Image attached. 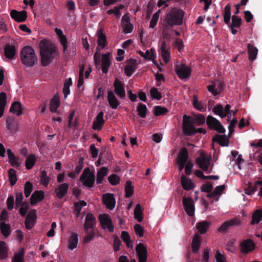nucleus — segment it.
I'll list each match as a JSON object with an SVG mask.
<instances>
[{"mask_svg":"<svg viewBox=\"0 0 262 262\" xmlns=\"http://www.w3.org/2000/svg\"><path fill=\"white\" fill-rule=\"evenodd\" d=\"M39 47L42 65L46 67L58 55L57 47L54 43L47 39L41 40Z\"/></svg>","mask_w":262,"mask_h":262,"instance_id":"f257e3e1","label":"nucleus"},{"mask_svg":"<svg viewBox=\"0 0 262 262\" xmlns=\"http://www.w3.org/2000/svg\"><path fill=\"white\" fill-rule=\"evenodd\" d=\"M39 47L42 65L46 67L58 55L57 47L54 43L47 39L41 40Z\"/></svg>","mask_w":262,"mask_h":262,"instance_id":"f03ea898","label":"nucleus"},{"mask_svg":"<svg viewBox=\"0 0 262 262\" xmlns=\"http://www.w3.org/2000/svg\"><path fill=\"white\" fill-rule=\"evenodd\" d=\"M184 14L183 10L173 8L166 14L165 21L170 27L181 25L183 23Z\"/></svg>","mask_w":262,"mask_h":262,"instance_id":"7ed1b4c3","label":"nucleus"},{"mask_svg":"<svg viewBox=\"0 0 262 262\" xmlns=\"http://www.w3.org/2000/svg\"><path fill=\"white\" fill-rule=\"evenodd\" d=\"M22 63L28 67H33L37 61L34 49L30 46L25 47L20 53Z\"/></svg>","mask_w":262,"mask_h":262,"instance_id":"20e7f679","label":"nucleus"},{"mask_svg":"<svg viewBox=\"0 0 262 262\" xmlns=\"http://www.w3.org/2000/svg\"><path fill=\"white\" fill-rule=\"evenodd\" d=\"M188 156V153L187 149L185 147L183 148L178 156V164L180 170H182L185 166L186 174L190 175L191 173L193 164L191 161L187 162Z\"/></svg>","mask_w":262,"mask_h":262,"instance_id":"39448f33","label":"nucleus"},{"mask_svg":"<svg viewBox=\"0 0 262 262\" xmlns=\"http://www.w3.org/2000/svg\"><path fill=\"white\" fill-rule=\"evenodd\" d=\"M192 119L186 115L183 117V132L186 136H191L196 133Z\"/></svg>","mask_w":262,"mask_h":262,"instance_id":"423d86ee","label":"nucleus"},{"mask_svg":"<svg viewBox=\"0 0 262 262\" xmlns=\"http://www.w3.org/2000/svg\"><path fill=\"white\" fill-rule=\"evenodd\" d=\"M95 176L89 168H85L80 177L82 184L89 188H92L95 182Z\"/></svg>","mask_w":262,"mask_h":262,"instance_id":"0eeeda50","label":"nucleus"},{"mask_svg":"<svg viewBox=\"0 0 262 262\" xmlns=\"http://www.w3.org/2000/svg\"><path fill=\"white\" fill-rule=\"evenodd\" d=\"M175 71L178 76L181 79H187L191 72V70L189 67L179 63L176 64Z\"/></svg>","mask_w":262,"mask_h":262,"instance_id":"6e6552de","label":"nucleus"},{"mask_svg":"<svg viewBox=\"0 0 262 262\" xmlns=\"http://www.w3.org/2000/svg\"><path fill=\"white\" fill-rule=\"evenodd\" d=\"M242 224V222L239 217L232 219L224 222L219 228L218 231L223 233L226 232L233 226L238 227Z\"/></svg>","mask_w":262,"mask_h":262,"instance_id":"1a4fd4ad","label":"nucleus"},{"mask_svg":"<svg viewBox=\"0 0 262 262\" xmlns=\"http://www.w3.org/2000/svg\"><path fill=\"white\" fill-rule=\"evenodd\" d=\"M206 122L210 128L216 130L219 133H224L225 132V129L221 122L212 116H208Z\"/></svg>","mask_w":262,"mask_h":262,"instance_id":"9d476101","label":"nucleus"},{"mask_svg":"<svg viewBox=\"0 0 262 262\" xmlns=\"http://www.w3.org/2000/svg\"><path fill=\"white\" fill-rule=\"evenodd\" d=\"M210 159V157L205 156L204 154H202L200 157L196 159V163L203 171H207L210 170V171L208 172V173H209L212 168Z\"/></svg>","mask_w":262,"mask_h":262,"instance_id":"9b49d317","label":"nucleus"},{"mask_svg":"<svg viewBox=\"0 0 262 262\" xmlns=\"http://www.w3.org/2000/svg\"><path fill=\"white\" fill-rule=\"evenodd\" d=\"M99 221L102 228L104 230H107L109 232L114 231V226L112 224V221L108 214H103L99 216Z\"/></svg>","mask_w":262,"mask_h":262,"instance_id":"f8f14e48","label":"nucleus"},{"mask_svg":"<svg viewBox=\"0 0 262 262\" xmlns=\"http://www.w3.org/2000/svg\"><path fill=\"white\" fill-rule=\"evenodd\" d=\"M230 108L229 104H227L224 108L223 105L217 104L212 108V111L215 115L219 116L221 118H223L226 117L229 118Z\"/></svg>","mask_w":262,"mask_h":262,"instance_id":"ddd939ff","label":"nucleus"},{"mask_svg":"<svg viewBox=\"0 0 262 262\" xmlns=\"http://www.w3.org/2000/svg\"><path fill=\"white\" fill-rule=\"evenodd\" d=\"M123 82L118 79H116L113 86L114 92L120 98L123 99L125 97V91Z\"/></svg>","mask_w":262,"mask_h":262,"instance_id":"4468645a","label":"nucleus"},{"mask_svg":"<svg viewBox=\"0 0 262 262\" xmlns=\"http://www.w3.org/2000/svg\"><path fill=\"white\" fill-rule=\"evenodd\" d=\"M160 54L165 63H167L170 58V53L169 52V48L166 45L164 41H162L160 43Z\"/></svg>","mask_w":262,"mask_h":262,"instance_id":"2eb2a0df","label":"nucleus"},{"mask_svg":"<svg viewBox=\"0 0 262 262\" xmlns=\"http://www.w3.org/2000/svg\"><path fill=\"white\" fill-rule=\"evenodd\" d=\"M103 202L106 207L110 209L113 210L116 205V200L114 194L110 193H107L103 195Z\"/></svg>","mask_w":262,"mask_h":262,"instance_id":"dca6fc26","label":"nucleus"},{"mask_svg":"<svg viewBox=\"0 0 262 262\" xmlns=\"http://www.w3.org/2000/svg\"><path fill=\"white\" fill-rule=\"evenodd\" d=\"M255 247V243L250 239L245 240L241 243V252L245 254H248L252 252L254 250Z\"/></svg>","mask_w":262,"mask_h":262,"instance_id":"f3484780","label":"nucleus"},{"mask_svg":"<svg viewBox=\"0 0 262 262\" xmlns=\"http://www.w3.org/2000/svg\"><path fill=\"white\" fill-rule=\"evenodd\" d=\"M183 204L187 214L189 216H193L195 210L193 200L189 198H184Z\"/></svg>","mask_w":262,"mask_h":262,"instance_id":"a211bd4d","label":"nucleus"},{"mask_svg":"<svg viewBox=\"0 0 262 262\" xmlns=\"http://www.w3.org/2000/svg\"><path fill=\"white\" fill-rule=\"evenodd\" d=\"M36 210L33 209L28 213L25 221V226L27 229H31L34 227L36 219Z\"/></svg>","mask_w":262,"mask_h":262,"instance_id":"6ab92c4d","label":"nucleus"},{"mask_svg":"<svg viewBox=\"0 0 262 262\" xmlns=\"http://www.w3.org/2000/svg\"><path fill=\"white\" fill-rule=\"evenodd\" d=\"M103 116V112H100L94 118L92 125V128L94 130H99L102 128L105 122Z\"/></svg>","mask_w":262,"mask_h":262,"instance_id":"aec40b11","label":"nucleus"},{"mask_svg":"<svg viewBox=\"0 0 262 262\" xmlns=\"http://www.w3.org/2000/svg\"><path fill=\"white\" fill-rule=\"evenodd\" d=\"M139 262H146L147 259L146 247L142 243L139 244L136 248Z\"/></svg>","mask_w":262,"mask_h":262,"instance_id":"412c9836","label":"nucleus"},{"mask_svg":"<svg viewBox=\"0 0 262 262\" xmlns=\"http://www.w3.org/2000/svg\"><path fill=\"white\" fill-rule=\"evenodd\" d=\"M121 25L124 33H130L133 29V26L130 22V18L127 15H123L122 18Z\"/></svg>","mask_w":262,"mask_h":262,"instance_id":"4be33fe9","label":"nucleus"},{"mask_svg":"<svg viewBox=\"0 0 262 262\" xmlns=\"http://www.w3.org/2000/svg\"><path fill=\"white\" fill-rule=\"evenodd\" d=\"M10 15L13 19L17 22L24 21L27 17L26 11H17L15 10H12L11 11Z\"/></svg>","mask_w":262,"mask_h":262,"instance_id":"5701e85b","label":"nucleus"},{"mask_svg":"<svg viewBox=\"0 0 262 262\" xmlns=\"http://www.w3.org/2000/svg\"><path fill=\"white\" fill-rule=\"evenodd\" d=\"M96 224V219L94 216L90 213L86 214L83 227L85 231L90 228H93Z\"/></svg>","mask_w":262,"mask_h":262,"instance_id":"b1692460","label":"nucleus"},{"mask_svg":"<svg viewBox=\"0 0 262 262\" xmlns=\"http://www.w3.org/2000/svg\"><path fill=\"white\" fill-rule=\"evenodd\" d=\"M137 61L135 59H130L129 60L127 64L124 68V72L128 76H130L133 72L137 69Z\"/></svg>","mask_w":262,"mask_h":262,"instance_id":"393cba45","label":"nucleus"},{"mask_svg":"<svg viewBox=\"0 0 262 262\" xmlns=\"http://www.w3.org/2000/svg\"><path fill=\"white\" fill-rule=\"evenodd\" d=\"M55 32L58 36L60 42L61 44L64 52L68 50V42L66 36L63 34V31L58 28H55Z\"/></svg>","mask_w":262,"mask_h":262,"instance_id":"a878e982","label":"nucleus"},{"mask_svg":"<svg viewBox=\"0 0 262 262\" xmlns=\"http://www.w3.org/2000/svg\"><path fill=\"white\" fill-rule=\"evenodd\" d=\"M111 55L110 53L104 54L102 55L101 70L103 73H106L110 66Z\"/></svg>","mask_w":262,"mask_h":262,"instance_id":"bb28decb","label":"nucleus"},{"mask_svg":"<svg viewBox=\"0 0 262 262\" xmlns=\"http://www.w3.org/2000/svg\"><path fill=\"white\" fill-rule=\"evenodd\" d=\"M78 243V234L75 233H72L69 236L68 240V248L72 251L76 248Z\"/></svg>","mask_w":262,"mask_h":262,"instance_id":"cd10ccee","label":"nucleus"},{"mask_svg":"<svg viewBox=\"0 0 262 262\" xmlns=\"http://www.w3.org/2000/svg\"><path fill=\"white\" fill-rule=\"evenodd\" d=\"M107 101L110 107L113 109H116L120 104L119 100L112 91L107 93Z\"/></svg>","mask_w":262,"mask_h":262,"instance_id":"c85d7f7f","label":"nucleus"},{"mask_svg":"<svg viewBox=\"0 0 262 262\" xmlns=\"http://www.w3.org/2000/svg\"><path fill=\"white\" fill-rule=\"evenodd\" d=\"M97 43L98 46L101 48H104L106 45V38L105 35L103 33L102 28L99 29L97 32Z\"/></svg>","mask_w":262,"mask_h":262,"instance_id":"c756f323","label":"nucleus"},{"mask_svg":"<svg viewBox=\"0 0 262 262\" xmlns=\"http://www.w3.org/2000/svg\"><path fill=\"white\" fill-rule=\"evenodd\" d=\"M69 185L68 183H64L58 187L55 190L57 196L59 199L62 198L67 193Z\"/></svg>","mask_w":262,"mask_h":262,"instance_id":"7c9ffc66","label":"nucleus"},{"mask_svg":"<svg viewBox=\"0 0 262 262\" xmlns=\"http://www.w3.org/2000/svg\"><path fill=\"white\" fill-rule=\"evenodd\" d=\"M44 192L43 191H35L31 196V204L32 205H35L40 202L44 198Z\"/></svg>","mask_w":262,"mask_h":262,"instance_id":"2f4dec72","label":"nucleus"},{"mask_svg":"<svg viewBox=\"0 0 262 262\" xmlns=\"http://www.w3.org/2000/svg\"><path fill=\"white\" fill-rule=\"evenodd\" d=\"M181 182L183 188L186 190H189L194 186L192 181L187 178L183 174L181 176Z\"/></svg>","mask_w":262,"mask_h":262,"instance_id":"473e14b6","label":"nucleus"},{"mask_svg":"<svg viewBox=\"0 0 262 262\" xmlns=\"http://www.w3.org/2000/svg\"><path fill=\"white\" fill-rule=\"evenodd\" d=\"M201 246V238L198 233L194 235L191 244L192 251L193 253H197Z\"/></svg>","mask_w":262,"mask_h":262,"instance_id":"72a5a7b5","label":"nucleus"},{"mask_svg":"<svg viewBox=\"0 0 262 262\" xmlns=\"http://www.w3.org/2000/svg\"><path fill=\"white\" fill-rule=\"evenodd\" d=\"M59 105V97L57 94L55 95L50 101V111L53 113L56 112Z\"/></svg>","mask_w":262,"mask_h":262,"instance_id":"f704fd0d","label":"nucleus"},{"mask_svg":"<svg viewBox=\"0 0 262 262\" xmlns=\"http://www.w3.org/2000/svg\"><path fill=\"white\" fill-rule=\"evenodd\" d=\"M262 220V209H257L255 210L252 216L251 221V225H256L258 224Z\"/></svg>","mask_w":262,"mask_h":262,"instance_id":"c9c22d12","label":"nucleus"},{"mask_svg":"<svg viewBox=\"0 0 262 262\" xmlns=\"http://www.w3.org/2000/svg\"><path fill=\"white\" fill-rule=\"evenodd\" d=\"M107 168L102 167L100 168L97 173V183L100 184L102 182L104 178L107 174Z\"/></svg>","mask_w":262,"mask_h":262,"instance_id":"e433bc0d","label":"nucleus"},{"mask_svg":"<svg viewBox=\"0 0 262 262\" xmlns=\"http://www.w3.org/2000/svg\"><path fill=\"white\" fill-rule=\"evenodd\" d=\"M86 205V203L84 201H80L76 202L74 205L73 213L76 217H78L80 213L81 209L83 207Z\"/></svg>","mask_w":262,"mask_h":262,"instance_id":"4c0bfd02","label":"nucleus"},{"mask_svg":"<svg viewBox=\"0 0 262 262\" xmlns=\"http://www.w3.org/2000/svg\"><path fill=\"white\" fill-rule=\"evenodd\" d=\"M209 226V222L203 221L198 223L196 225V227L200 233L204 234L207 231Z\"/></svg>","mask_w":262,"mask_h":262,"instance_id":"58836bf2","label":"nucleus"},{"mask_svg":"<svg viewBox=\"0 0 262 262\" xmlns=\"http://www.w3.org/2000/svg\"><path fill=\"white\" fill-rule=\"evenodd\" d=\"M10 111L17 116L20 115L22 113L20 103L18 101L14 102L10 108Z\"/></svg>","mask_w":262,"mask_h":262,"instance_id":"ea45409f","label":"nucleus"},{"mask_svg":"<svg viewBox=\"0 0 262 262\" xmlns=\"http://www.w3.org/2000/svg\"><path fill=\"white\" fill-rule=\"evenodd\" d=\"M8 247L4 241L0 242V258L2 259L8 257Z\"/></svg>","mask_w":262,"mask_h":262,"instance_id":"a19ab883","label":"nucleus"},{"mask_svg":"<svg viewBox=\"0 0 262 262\" xmlns=\"http://www.w3.org/2000/svg\"><path fill=\"white\" fill-rule=\"evenodd\" d=\"M16 53V50L14 46L11 45L6 46L5 48V55L9 59L13 58Z\"/></svg>","mask_w":262,"mask_h":262,"instance_id":"79ce46f5","label":"nucleus"},{"mask_svg":"<svg viewBox=\"0 0 262 262\" xmlns=\"http://www.w3.org/2000/svg\"><path fill=\"white\" fill-rule=\"evenodd\" d=\"M248 52L249 59L251 60H255L258 53L257 49L253 45L249 44L248 45Z\"/></svg>","mask_w":262,"mask_h":262,"instance_id":"37998d69","label":"nucleus"},{"mask_svg":"<svg viewBox=\"0 0 262 262\" xmlns=\"http://www.w3.org/2000/svg\"><path fill=\"white\" fill-rule=\"evenodd\" d=\"M36 161L35 156L32 154L29 155L25 162L26 167L27 169L29 170L32 168Z\"/></svg>","mask_w":262,"mask_h":262,"instance_id":"c03bdc74","label":"nucleus"},{"mask_svg":"<svg viewBox=\"0 0 262 262\" xmlns=\"http://www.w3.org/2000/svg\"><path fill=\"white\" fill-rule=\"evenodd\" d=\"M7 152L9 158V161L11 165L13 167L19 166L18 160L12 150L10 149H8L7 150Z\"/></svg>","mask_w":262,"mask_h":262,"instance_id":"a18cd8bd","label":"nucleus"},{"mask_svg":"<svg viewBox=\"0 0 262 262\" xmlns=\"http://www.w3.org/2000/svg\"><path fill=\"white\" fill-rule=\"evenodd\" d=\"M7 96L5 93L0 94V118H1L4 113L5 107L6 105Z\"/></svg>","mask_w":262,"mask_h":262,"instance_id":"49530a36","label":"nucleus"},{"mask_svg":"<svg viewBox=\"0 0 262 262\" xmlns=\"http://www.w3.org/2000/svg\"><path fill=\"white\" fill-rule=\"evenodd\" d=\"M72 84V80L71 78L66 79L63 88V93L65 98L70 94V87Z\"/></svg>","mask_w":262,"mask_h":262,"instance_id":"de8ad7c7","label":"nucleus"},{"mask_svg":"<svg viewBox=\"0 0 262 262\" xmlns=\"http://www.w3.org/2000/svg\"><path fill=\"white\" fill-rule=\"evenodd\" d=\"M134 216L135 219L139 222H141L143 220L142 210L141 206L140 204H137L135 208Z\"/></svg>","mask_w":262,"mask_h":262,"instance_id":"09e8293b","label":"nucleus"},{"mask_svg":"<svg viewBox=\"0 0 262 262\" xmlns=\"http://www.w3.org/2000/svg\"><path fill=\"white\" fill-rule=\"evenodd\" d=\"M192 104L194 107L200 111L206 110L204 104L198 100L196 95L193 96Z\"/></svg>","mask_w":262,"mask_h":262,"instance_id":"8fccbe9b","label":"nucleus"},{"mask_svg":"<svg viewBox=\"0 0 262 262\" xmlns=\"http://www.w3.org/2000/svg\"><path fill=\"white\" fill-rule=\"evenodd\" d=\"M121 238L126 243L128 248L133 247V242L130 239V237L128 233L126 231H123L121 233Z\"/></svg>","mask_w":262,"mask_h":262,"instance_id":"3c124183","label":"nucleus"},{"mask_svg":"<svg viewBox=\"0 0 262 262\" xmlns=\"http://www.w3.org/2000/svg\"><path fill=\"white\" fill-rule=\"evenodd\" d=\"M216 141L222 146L229 145V139L225 135H219L216 137Z\"/></svg>","mask_w":262,"mask_h":262,"instance_id":"603ef678","label":"nucleus"},{"mask_svg":"<svg viewBox=\"0 0 262 262\" xmlns=\"http://www.w3.org/2000/svg\"><path fill=\"white\" fill-rule=\"evenodd\" d=\"M0 229L3 235L5 237H7L10 235L11 231L8 223L0 224Z\"/></svg>","mask_w":262,"mask_h":262,"instance_id":"864d4df0","label":"nucleus"},{"mask_svg":"<svg viewBox=\"0 0 262 262\" xmlns=\"http://www.w3.org/2000/svg\"><path fill=\"white\" fill-rule=\"evenodd\" d=\"M9 179L10 185L13 186L17 181V178L16 175V171L13 169L9 170Z\"/></svg>","mask_w":262,"mask_h":262,"instance_id":"5fc2aeb1","label":"nucleus"},{"mask_svg":"<svg viewBox=\"0 0 262 262\" xmlns=\"http://www.w3.org/2000/svg\"><path fill=\"white\" fill-rule=\"evenodd\" d=\"M139 115L142 118H145L146 115L147 107L145 104H139L137 108Z\"/></svg>","mask_w":262,"mask_h":262,"instance_id":"6e6d98bb","label":"nucleus"},{"mask_svg":"<svg viewBox=\"0 0 262 262\" xmlns=\"http://www.w3.org/2000/svg\"><path fill=\"white\" fill-rule=\"evenodd\" d=\"M24 254V250L23 249H21L15 254L14 258L12 259L13 262H23Z\"/></svg>","mask_w":262,"mask_h":262,"instance_id":"4d7b16f0","label":"nucleus"},{"mask_svg":"<svg viewBox=\"0 0 262 262\" xmlns=\"http://www.w3.org/2000/svg\"><path fill=\"white\" fill-rule=\"evenodd\" d=\"M86 231V233L84 236L83 242L84 243H89L94 239L96 232L94 230H92L90 232L88 230Z\"/></svg>","mask_w":262,"mask_h":262,"instance_id":"13d9d810","label":"nucleus"},{"mask_svg":"<svg viewBox=\"0 0 262 262\" xmlns=\"http://www.w3.org/2000/svg\"><path fill=\"white\" fill-rule=\"evenodd\" d=\"M160 12V10H159L152 15L149 24V27L150 28H154L156 26L158 20Z\"/></svg>","mask_w":262,"mask_h":262,"instance_id":"bf43d9fd","label":"nucleus"},{"mask_svg":"<svg viewBox=\"0 0 262 262\" xmlns=\"http://www.w3.org/2000/svg\"><path fill=\"white\" fill-rule=\"evenodd\" d=\"M151 97L157 100H160L162 98L161 94L158 91L156 88H152L150 91Z\"/></svg>","mask_w":262,"mask_h":262,"instance_id":"052dcab7","label":"nucleus"},{"mask_svg":"<svg viewBox=\"0 0 262 262\" xmlns=\"http://www.w3.org/2000/svg\"><path fill=\"white\" fill-rule=\"evenodd\" d=\"M125 196L126 198L130 197L133 194V187L132 186V183L128 181L125 186Z\"/></svg>","mask_w":262,"mask_h":262,"instance_id":"680f3d73","label":"nucleus"},{"mask_svg":"<svg viewBox=\"0 0 262 262\" xmlns=\"http://www.w3.org/2000/svg\"><path fill=\"white\" fill-rule=\"evenodd\" d=\"M33 189V185L32 183L29 181L27 182L25 184L24 191L25 195L26 198H28L31 194Z\"/></svg>","mask_w":262,"mask_h":262,"instance_id":"e2e57ef3","label":"nucleus"},{"mask_svg":"<svg viewBox=\"0 0 262 262\" xmlns=\"http://www.w3.org/2000/svg\"><path fill=\"white\" fill-rule=\"evenodd\" d=\"M241 24V18L237 16L233 15L232 17V24L230 27H234L236 28L239 27Z\"/></svg>","mask_w":262,"mask_h":262,"instance_id":"0e129e2a","label":"nucleus"},{"mask_svg":"<svg viewBox=\"0 0 262 262\" xmlns=\"http://www.w3.org/2000/svg\"><path fill=\"white\" fill-rule=\"evenodd\" d=\"M262 185V181H257L255 182L254 184V186H251V188L250 190H246V192L247 194L249 195H252L253 194L257 189V187L258 186Z\"/></svg>","mask_w":262,"mask_h":262,"instance_id":"69168bd1","label":"nucleus"},{"mask_svg":"<svg viewBox=\"0 0 262 262\" xmlns=\"http://www.w3.org/2000/svg\"><path fill=\"white\" fill-rule=\"evenodd\" d=\"M109 182L113 185L118 184L120 182V178L116 174H113L108 177Z\"/></svg>","mask_w":262,"mask_h":262,"instance_id":"338daca9","label":"nucleus"},{"mask_svg":"<svg viewBox=\"0 0 262 262\" xmlns=\"http://www.w3.org/2000/svg\"><path fill=\"white\" fill-rule=\"evenodd\" d=\"M216 262H227L226 257L219 250H217L215 254Z\"/></svg>","mask_w":262,"mask_h":262,"instance_id":"774afa93","label":"nucleus"}]
</instances>
